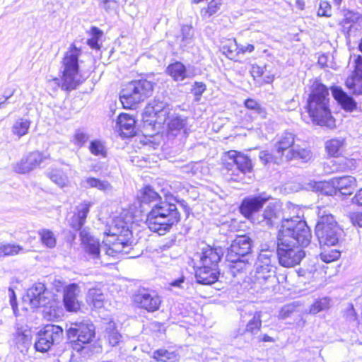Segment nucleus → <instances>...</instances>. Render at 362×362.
Returning <instances> with one entry per match:
<instances>
[{
  "label": "nucleus",
  "mask_w": 362,
  "mask_h": 362,
  "mask_svg": "<svg viewBox=\"0 0 362 362\" xmlns=\"http://www.w3.org/2000/svg\"><path fill=\"white\" fill-rule=\"evenodd\" d=\"M68 339L72 344L73 349L80 351L89 344L95 337V326L89 322L75 324L67 330Z\"/></svg>",
  "instance_id": "nucleus-10"
},
{
  "label": "nucleus",
  "mask_w": 362,
  "mask_h": 362,
  "mask_svg": "<svg viewBox=\"0 0 362 362\" xmlns=\"http://www.w3.org/2000/svg\"><path fill=\"white\" fill-rule=\"evenodd\" d=\"M80 293V287L76 283L69 284L64 287L63 302L67 311L76 312L80 309L81 304L78 299Z\"/></svg>",
  "instance_id": "nucleus-18"
},
{
  "label": "nucleus",
  "mask_w": 362,
  "mask_h": 362,
  "mask_svg": "<svg viewBox=\"0 0 362 362\" xmlns=\"http://www.w3.org/2000/svg\"><path fill=\"white\" fill-rule=\"evenodd\" d=\"M117 124L124 137L134 135L136 120L132 116L126 113L120 114L117 117Z\"/></svg>",
  "instance_id": "nucleus-26"
},
{
  "label": "nucleus",
  "mask_w": 362,
  "mask_h": 362,
  "mask_svg": "<svg viewBox=\"0 0 362 362\" xmlns=\"http://www.w3.org/2000/svg\"><path fill=\"white\" fill-rule=\"evenodd\" d=\"M252 240L246 235L237 236L227 249L226 260L229 262L228 273L235 277L250 266L248 255L251 252Z\"/></svg>",
  "instance_id": "nucleus-5"
},
{
  "label": "nucleus",
  "mask_w": 362,
  "mask_h": 362,
  "mask_svg": "<svg viewBox=\"0 0 362 362\" xmlns=\"http://www.w3.org/2000/svg\"><path fill=\"white\" fill-rule=\"evenodd\" d=\"M293 144L294 134L288 132H284L274 145L276 154H278L279 156L285 158L288 151H291V148H294L293 146Z\"/></svg>",
  "instance_id": "nucleus-28"
},
{
  "label": "nucleus",
  "mask_w": 362,
  "mask_h": 362,
  "mask_svg": "<svg viewBox=\"0 0 362 362\" xmlns=\"http://www.w3.org/2000/svg\"><path fill=\"white\" fill-rule=\"evenodd\" d=\"M185 277L181 276L175 280L172 281L170 283V285L173 287H177L180 288H184V284H185Z\"/></svg>",
  "instance_id": "nucleus-61"
},
{
  "label": "nucleus",
  "mask_w": 362,
  "mask_h": 362,
  "mask_svg": "<svg viewBox=\"0 0 362 362\" xmlns=\"http://www.w3.org/2000/svg\"><path fill=\"white\" fill-rule=\"evenodd\" d=\"M344 21L346 23H351L358 20L360 17V15L358 13H354L349 11L346 12V13L344 14Z\"/></svg>",
  "instance_id": "nucleus-59"
},
{
  "label": "nucleus",
  "mask_w": 362,
  "mask_h": 362,
  "mask_svg": "<svg viewBox=\"0 0 362 362\" xmlns=\"http://www.w3.org/2000/svg\"><path fill=\"white\" fill-rule=\"evenodd\" d=\"M47 158V156L39 151L30 152L17 163L13 169L18 173H28L39 166Z\"/></svg>",
  "instance_id": "nucleus-16"
},
{
  "label": "nucleus",
  "mask_w": 362,
  "mask_h": 362,
  "mask_svg": "<svg viewBox=\"0 0 362 362\" xmlns=\"http://www.w3.org/2000/svg\"><path fill=\"white\" fill-rule=\"evenodd\" d=\"M318 220L315 234L320 246H334L342 236L343 230L334 217L324 206L318 207Z\"/></svg>",
  "instance_id": "nucleus-6"
},
{
  "label": "nucleus",
  "mask_w": 362,
  "mask_h": 362,
  "mask_svg": "<svg viewBox=\"0 0 362 362\" xmlns=\"http://www.w3.org/2000/svg\"><path fill=\"white\" fill-rule=\"evenodd\" d=\"M50 180L60 187H64L69 184L67 175L61 170L54 169L49 173Z\"/></svg>",
  "instance_id": "nucleus-38"
},
{
  "label": "nucleus",
  "mask_w": 362,
  "mask_h": 362,
  "mask_svg": "<svg viewBox=\"0 0 362 362\" xmlns=\"http://www.w3.org/2000/svg\"><path fill=\"white\" fill-rule=\"evenodd\" d=\"M346 86L352 94L355 95H362V78L348 77L346 81Z\"/></svg>",
  "instance_id": "nucleus-39"
},
{
  "label": "nucleus",
  "mask_w": 362,
  "mask_h": 362,
  "mask_svg": "<svg viewBox=\"0 0 362 362\" xmlns=\"http://www.w3.org/2000/svg\"><path fill=\"white\" fill-rule=\"evenodd\" d=\"M64 338L63 329L58 325H47L37 334L35 343L36 351L47 352L54 344H59Z\"/></svg>",
  "instance_id": "nucleus-9"
},
{
  "label": "nucleus",
  "mask_w": 362,
  "mask_h": 362,
  "mask_svg": "<svg viewBox=\"0 0 362 362\" xmlns=\"http://www.w3.org/2000/svg\"><path fill=\"white\" fill-rule=\"evenodd\" d=\"M173 353L165 349H158L153 352V358L157 361L168 362L171 358Z\"/></svg>",
  "instance_id": "nucleus-52"
},
{
  "label": "nucleus",
  "mask_w": 362,
  "mask_h": 362,
  "mask_svg": "<svg viewBox=\"0 0 362 362\" xmlns=\"http://www.w3.org/2000/svg\"><path fill=\"white\" fill-rule=\"evenodd\" d=\"M105 337L107 338L111 346H115L119 344L122 337L117 331L114 322L110 321L107 323L105 327Z\"/></svg>",
  "instance_id": "nucleus-32"
},
{
  "label": "nucleus",
  "mask_w": 362,
  "mask_h": 362,
  "mask_svg": "<svg viewBox=\"0 0 362 362\" xmlns=\"http://www.w3.org/2000/svg\"><path fill=\"white\" fill-rule=\"evenodd\" d=\"M168 127V134L173 136H177L181 132L187 134V117L177 113H171L167 117L165 122Z\"/></svg>",
  "instance_id": "nucleus-21"
},
{
  "label": "nucleus",
  "mask_w": 362,
  "mask_h": 362,
  "mask_svg": "<svg viewBox=\"0 0 362 362\" xmlns=\"http://www.w3.org/2000/svg\"><path fill=\"white\" fill-rule=\"evenodd\" d=\"M344 146V139H332L327 141L325 144V148L328 153L334 157L341 154Z\"/></svg>",
  "instance_id": "nucleus-33"
},
{
  "label": "nucleus",
  "mask_w": 362,
  "mask_h": 362,
  "mask_svg": "<svg viewBox=\"0 0 362 362\" xmlns=\"http://www.w3.org/2000/svg\"><path fill=\"white\" fill-rule=\"evenodd\" d=\"M245 107L251 110H253L255 114L261 118H265L267 112L264 108L262 107L260 105L253 99H247L245 101Z\"/></svg>",
  "instance_id": "nucleus-43"
},
{
  "label": "nucleus",
  "mask_w": 362,
  "mask_h": 362,
  "mask_svg": "<svg viewBox=\"0 0 362 362\" xmlns=\"http://www.w3.org/2000/svg\"><path fill=\"white\" fill-rule=\"evenodd\" d=\"M206 90V85L202 82H195L193 85V88L192 91L194 95L196 96L197 100H199V98L202 96L203 93Z\"/></svg>",
  "instance_id": "nucleus-55"
},
{
  "label": "nucleus",
  "mask_w": 362,
  "mask_h": 362,
  "mask_svg": "<svg viewBox=\"0 0 362 362\" xmlns=\"http://www.w3.org/2000/svg\"><path fill=\"white\" fill-rule=\"evenodd\" d=\"M30 126V121L25 118L18 119L12 127V132L13 134L21 138L28 132Z\"/></svg>",
  "instance_id": "nucleus-35"
},
{
  "label": "nucleus",
  "mask_w": 362,
  "mask_h": 362,
  "mask_svg": "<svg viewBox=\"0 0 362 362\" xmlns=\"http://www.w3.org/2000/svg\"><path fill=\"white\" fill-rule=\"evenodd\" d=\"M351 220L354 225H357L359 227H362V212L355 214L351 218Z\"/></svg>",
  "instance_id": "nucleus-64"
},
{
  "label": "nucleus",
  "mask_w": 362,
  "mask_h": 362,
  "mask_svg": "<svg viewBox=\"0 0 362 362\" xmlns=\"http://www.w3.org/2000/svg\"><path fill=\"white\" fill-rule=\"evenodd\" d=\"M329 95L328 88L315 81L307 100L306 108L313 123L333 128L335 127V120L329 109Z\"/></svg>",
  "instance_id": "nucleus-4"
},
{
  "label": "nucleus",
  "mask_w": 362,
  "mask_h": 362,
  "mask_svg": "<svg viewBox=\"0 0 362 362\" xmlns=\"http://www.w3.org/2000/svg\"><path fill=\"white\" fill-rule=\"evenodd\" d=\"M88 138L89 136L86 133L81 129H78L74 134V142L75 144L81 146L88 141Z\"/></svg>",
  "instance_id": "nucleus-50"
},
{
  "label": "nucleus",
  "mask_w": 362,
  "mask_h": 362,
  "mask_svg": "<svg viewBox=\"0 0 362 362\" xmlns=\"http://www.w3.org/2000/svg\"><path fill=\"white\" fill-rule=\"evenodd\" d=\"M282 213L280 209L275 204H269L264 209L262 214L257 216L255 223L262 224L264 226L272 227L283 221ZM286 218H284L285 220Z\"/></svg>",
  "instance_id": "nucleus-19"
},
{
  "label": "nucleus",
  "mask_w": 362,
  "mask_h": 362,
  "mask_svg": "<svg viewBox=\"0 0 362 362\" xmlns=\"http://www.w3.org/2000/svg\"><path fill=\"white\" fill-rule=\"evenodd\" d=\"M330 300L328 298H322L315 301L310 306L309 313L315 315L329 308Z\"/></svg>",
  "instance_id": "nucleus-41"
},
{
  "label": "nucleus",
  "mask_w": 362,
  "mask_h": 362,
  "mask_svg": "<svg viewBox=\"0 0 362 362\" xmlns=\"http://www.w3.org/2000/svg\"><path fill=\"white\" fill-rule=\"evenodd\" d=\"M92 202L88 201H83L76 207L77 218H82L84 221L86 220L87 215L90 211V208L92 206Z\"/></svg>",
  "instance_id": "nucleus-45"
},
{
  "label": "nucleus",
  "mask_w": 362,
  "mask_h": 362,
  "mask_svg": "<svg viewBox=\"0 0 362 362\" xmlns=\"http://www.w3.org/2000/svg\"><path fill=\"white\" fill-rule=\"evenodd\" d=\"M278 256L276 252L272 250H261L255 262V269L276 270Z\"/></svg>",
  "instance_id": "nucleus-23"
},
{
  "label": "nucleus",
  "mask_w": 362,
  "mask_h": 362,
  "mask_svg": "<svg viewBox=\"0 0 362 362\" xmlns=\"http://www.w3.org/2000/svg\"><path fill=\"white\" fill-rule=\"evenodd\" d=\"M262 325L259 313H255L253 317L247 322L245 332L252 336L258 333Z\"/></svg>",
  "instance_id": "nucleus-40"
},
{
  "label": "nucleus",
  "mask_w": 362,
  "mask_h": 362,
  "mask_svg": "<svg viewBox=\"0 0 362 362\" xmlns=\"http://www.w3.org/2000/svg\"><path fill=\"white\" fill-rule=\"evenodd\" d=\"M253 283L262 289H274L279 283L274 269H255Z\"/></svg>",
  "instance_id": "nucleus-17"
},
{
  "label": "nucleus",
  "mask_w": 362,
  "mask_h": 362,
  "mask_svg": "<svg viewBox=\"0 0 362 362\" xmlns=\"http://www.w3.org/2000/svg\"><path fill=\"white\" fill-rule=\"evenodd\" d=\"M293 158L300 159L303 161H308L310 158V151L306 148H292L291 151H288L285 156V162Z\"/></svg>",
  "instance_id": "nucleus-34"
},
{
  "label": "nucleus",
  "mask_w": 362,
  "mask_h": 362,
  "mask_svg": "<svg viewBox=\"0 0 362 362\" xmlns=\"http://www.w3.org/2000/svg\"><path fill=\"white\" fill-rule=\"evenodd\" d=\"M166 72L175 81H182L185 78H190L191 74L187 70L186 66L180 62L170 64L168 66Z\"/></svg>",
  "instance_id": "nucleus-29"
},
{
  "label": "nucleus",
  "mask_w": 362,
  "mask_h": 362,
  "mask_svg": "<svg viewBox=\"0 0 362 362\" xmlns=\"http://www.w3.org/2000/svg\"><path fill=\"white\" fill-rule=\"evenodd\" d=\"M153 83L147 80H136L127 83L119 93V100L126 109L134 108L151 95Z\"/></svg>",
  "instance_id": "nucleus-7"
},
{
  "label": "nucleus",
  "mask_w": 362,
  "mask_h": 362,
  "mask_svg": "<svg viewBox=\"0 0 362 362\" xmlns=\"http://www.w3.org/2000/svg\"><path fill=\"white\" fill-rule=\"evenodd\" d=\"M182 41L185 43H189L192 39L194 35V30L192 26L184 25L181 29Z\"/></svg>",
  "instance_id": "nucleus-49"
},
{
  "label": "nucleus",
  "mask_w": 362,
  "mask_h": 362,
  "mask_svg": "<svg viewBox=\"0 0 362 362\" xmlns=\"http://www.w3.org/2000/svg\"><path fill=\"white\" fill-rule=\"evenodd\" d=\"M170 114V105L163 100L154 99L144 109L143 119L150 124L165 123L167 117Z\"/></svg>",
  "instance_id": "nucleus-11"
},
{
  "label": "nucleus",
  "mask_w": 362,
  "mask_h": 362,
  "mask_svg": "<svg viewBox=\"0 0 362 362\" xmlns=\"http://www.w3.org/2000/svg\"><path fill=\"white\" fill-rule=\"evenodd\" d=\"M81 186L85 188H96L103 192L111 191L112 187L107 180H102L93 177H87L81 180Z\"/></svg>",
  "instance_id": "nucleus-30"
},
{
  "label": "nucleus",
  "mask_w": 362,
  "mask_h": 362,
  "mask_svg": "<svg viewBox=\"0 0 362 362\" xmlns=\"http://www.w3.org/2000/svg\"><path fill=\"white\" fill-rule=\"evenodd\" d=\"M333 185L336 186L337 194L350 195L356 187V180L352 176L334 177Z\"/></svg>",
  "instance_id": "nucleus-24"
},
{
  "label": "nucleus",
  "mask_w": 362,
  "mask_h": 362,
  "mask_svg": "<svg viewBox=\"0 0 362 362\" xmlns=\"http://www.w3.org/2000/svg\"><path fill=\"white\" fill-rule=\"evenodd\" d=\"M105 296L100 288H91L87 294V300L95 308H100L103 306Z\"/></svg>",
  "instance_id": "nucleus-31"
},
{
  "label": "nucleus",
  "mask_w": 362,
  "mask_h": 362,
  "mask_svg": "<svg viewBox=\"0 0 362 362\" xmlns=\"http://www.w3.org/2000/svg\"><path fill=\"white\" fill-rule=\"evenodd\" d=\"M264 66H260L257 64H252L250 69V73L254 78L260 77L264 72Z\"/></svg>",
  "instance_id": "nucleus-57"
},
{
  "label": "nucleus",
  "mask_w": 362,
  "mask_h": 362,
  "mask_svg": "<svg viewBox=\"0 0 362 362\" xmlns=\"http://www.w3.org/2000/svg\"><path fill=\"white\" fill-rule=\"evenodd\" d=\"M311 238L310 228L300 216L284 220L277 235L279 264L288 268L299 264L305 256L303 247L310 244Z\"/></svg>",
  "instance_id": "nucleus-1"
},
{
  "label": "nucleus",
  "mask_w": 362,
  "mask_h": 362,
  "mask_svg": "<svg viewBox=\"0 0 362 362\" xmlns=\"http://www.w3.org/2000/svg\"><path fill=\"white\" fill-rule=\"evenodd\" d=\"M39 235L44 245L49 248L55 247L56 238L51 230L43 229L39 232Z\"/></svg>",
  "instance_id": "nucleus-42"
},
{
  "label": "nucleus",
  "mask_w": 362,
  "mask_h": 362,
  "mask_svg": "<svg viewBox=\"0 0 362 362\" xmlns=\"http://www.w3.org/2000/svg\"><path fill=\"white\" fill-rule=\"evenodd\" d=\"M259 158L261 160V162L265 165L272 163L279 165L282 163L283 162H285V158L279 156V155L276 154V151L275 149L274 150V153H271L268 151H260L259 153Z\"/></svg>",
  "instance_id": "nucleus-36"
},
{
  "label": "nucleus",
  "mask_w": 362,
  "mask_h": 362,
  "mask_svg": "<svg viewBox=\"0 0 362 362\" xmlns=\"http://www.w3.org/2000/svg\"><path fill=\"white\" fill-rule=\"evenodd\" d=\"M30 337L20 329H18L14 334V341L17 346H23L25 347L30 343Z\"/></svg>",
  "instance_id": "nucleus-47"
},
{
  "label": "nucleus",
  "mask_w": 362,
  "mask_h": 362,
  "mask_svg": "<svg viewBox=\"0 0 362 362\" xmlns=\"http://www.w3.org/2000/svg\"><path fill=\"white\" fill-rule=\"evenodd\" d=\"M223 49L227 57L230 59L234 58L237 54L240 53L239 45L235 40L230 41L228 45H224Z\"/></svg>",
  "instance_id": "nucleus-46"
},
{
  "label": "nucleus",
  "mask_w": 362,
  "mask_h": 362,
  "mask_svg": "<svg viewBox=\"0 0 362 362\" xmlns=\"http://www.w3.org/2000/svg\"><path fill=\"white\" fill-rule=\"evenodd\" d=\"M134 303L148 312H154L159 309L161 300L160 296L153 291L140 289L133 296Z\"/></svg>",
  "instance_id": "nucleus-15"
},
{
  "label": "nucleus",
  "mask_w": 362,
  "mask_h": 362,
  "mask_svg": "<svg viewBox=\"0 0 362 362\" xmlns=\"http://www.w3.org/2000/svg\"><path fill=\"white\" fill-rule=\"evenodd\" d=\"M139 199L141 204H153L146 222L151 231L164 235L180 221V214L173 202L175 200L173 195H166L165 200H162L151 186H146L141 191Z\"/></svg>",
  "instance_id": "nucleus-3"
},
{
  "label": "nucleus",
  "mask_w": 362,
  "mask_h": 362,
  "mask_svg": "<svg viewBox=\"0 0 362 362\" xmlns=\"http://www.w3.org/2000/svg\"><path fill=\"white\" fill-rule=\"evenodd\" d=\"M101 6L107 12H114L116 11V8L117 7V3L115 0H102Z\"/></svg>",
  "instance_id": "nucleus-56"
},
{
  "label": "nucleus",
  "mask_w": 362,
  "mask_h": 362,
  "mask_svg": "<svg viewBox=\"0 0 362 362\" xmlns=\"http://www.w3.org/2000/svg\"><path fill=\"white\" fill-rule=\"evenodd\" d=\"M90 152L95 156H105V148L103 145L98 141H93L90 144Z\"/></svg>",
  "instance_id": "nucleus-51"
},
{
  "label": "nucleus",
  "mask_w": 362,
  "mask_h": 362,
  "mask_svg": "<svg viewBox=\"0 0 362 362\" xmlns=\"http://www.w3.org/2000/svg\"><path fill=\"white\" fill-rule=\"evenodd\" d=\"M225 168L228 171H232V175L238 170L243 174L250 173L252 170L251 159L240 152L230 151L223 159Z\"/></svg>",
  "instance_id": "nucleus-12"
},
{
  "label": "nucleus",
  "mask_w": 362,
  "mask_h": 362,
  "mask_svg": "<svg viewBox=\"0 0 362 362\" xmlns=\"http://www.w3.org/2000/svg\"><path fill=\"white\" fill-rule=\"evenodd\" d=\"M175 200H173V202L176 204H178L179 206L185 211V212L187 214V216H188L190 213V208L189 207L187 203L184 200H179L176 197H174ZM177 206V205H175Z\"/></svg>",
  "instance_id": "nucleus-60"
},
{
  "label": "nucleus",
  "mask_w": 362,
  "mask_h": 362,
  "mask_svg": "<svg viewBox=\"0 0 362 362\" xmlns=\"http://www.w3.org/2000/svg\"><path fill=\"white\" fill-rule=\"evenodd\" d=\"M307 189L313 192L327 196L337 194V189L335 185H333V178L330 181H310L307 184Z\"/></svg>",
  "instance_id": "nucleus-27"
},
{
  "label": "nucleus",
  "mask_w": 362,
  "mask_h": 362,
  "mask_svg": "<svg viewBox=\"0 0 362 362\" xmlns=\"http://www.w3.org/2000/svg\"><path fill=\"white\" fill-rule=\"evenodd\" d=\"M354 204L362 206V188L360 189L352 199Z\"/></svg>",
  "instance_id": "nucleus-63"
},
{
  "label": "nucleus",
  "mask_w": 362,
  "mask_h": 362,
  "mask_svg": "<svg viewBox=\"0 0 362 362\" xmlns=\"http://www.w3.org/2000/svg\"><path fill=\"white\" fill-rule=\"evenodd\" d=\"M219 5L220 4L216 1L212 0L208 5L206 13H208L209 16L216 13L219 9Z\"/></svg>",
  "instance_id": "nucleus-58"
},
{
  "label": "nucleus",
  "mask_w": 362,
  "mask_h": 362,
  "mask_svg": "<svg viewBox=\"0 0 362 362\" xmlns=\"http://www.w3.org/2000/svg\"><path fill=\"white\" fill-rule=\"evenodd\" d=\"M92 37L87 40V44L93 49L98 50L100 45L98 43L99 39L103 35V32L96 27H92L90 30Z\"/></svg>",
  "instance_id": "nucleus-44"
},
{
  "label": "nucleus",
  "mask_w": 362,
  "mask_h": 362,
  "mask_svg": "<svg viewBox=\"0 0 362 362\" xmlns=\"http://www.w3.org/2000/svg\"><path fill=\"white\" fill-rule=\"evenodd\" d=\"M334 98L346 111L351 112L356 108L357 104L352 97L347 95L341 88L334 86L332 88Z\"/></svg>",
  "instance_id": "nucleus-25"
},
{
  "label": "nucleus",
  "mask_w": 362,
  "mask_h": 362,
  "mask_svg": "<svg viewBox=\"0 0 362 362\" xmlns=\"http://www.w3.org/2000/svg\"><path fill=\"white\" fill-rule=\"evenodd\" d=\"M223 255V250L221 247H214L209 245L202 248L199 255L200 264L218 268V264Z\"/></svg>",
  "instance_id": "nucleus-20"
},
{
  "label": "nucleus",
  "mask_w": 362,
  "mask_h": 362,
  "mask_svg": "<svg viewBox=\"0 0 362 362\" xmlns=\"http://www.w3.org/2000/svg\"><path fill=\"white\" fill-rule=\"evenodd\" d=\"M268 199L269 197L264 194L246 197L239 206L240 212L245 218L255 223L257 216L256 214L263 207Z\"/></svg>",
  "instance_id": "nucleus-13"
},
{
  "label": "nucleus",
  "mask_w": 362,
  "mask_h": 362,
  "mask_svg": "<svg viewBox=\"0 0 362 362\" xmlns=\"http://www.w3.org/2000/svg\"><path fill=\"white\" fill-rule=\"evenodd\" d=\"M74 214L70 225L75 230H80V238L85 252L93 259H98L100 250H104L109 256H114L118 253H129L132 249L133 240L132 232L123 223L120 226L116 225L112 228L110 233H105L106 237L103 240V245L98 240L91 236L85 229L81 230L85 222L82 218H77Z\"/></svg>",
  "instance_id": "nucleus-2"
},
{
  "label": "nucleus",
  "mask_w": 362,
  "mask_h": 362,
  "mask_svg": "<svg viewBox=\"0 0 362 362\" xmlns=\"http://www.w3.org/2000/svg\"><path fill=\"white\" fill-rule=\"evenodd\" d=\"M340 257V252L337 250H332L331 251H324L320 254L321 259L326 262L329 263L337 260Z\"/></svg>",
  "instance_id": "nucleus-48"
},
{
  "label": "nucleus",
  "mask_w": 362,
  "mask_h": 362,
  "mask_svg": "<svg viewBox=\"0 0 362 362\" xmlns=\"http://www.w3.org/2000/svg\"><path fill=\"white\" fill-rule=\"evenodd\" d=\"M354 71L351 76L349 77H357L358 78H362V57L358 55L355 61Z\"/></svg>",
  "instance_id": "nucleus-54"
},
{
  "label": "nucleus",
  "mask_w": 362,
  "mask_h": 362,
  "mask_svg": "<svg viewBox=\"0 0 362 362\" xmlns=\"http://www.w3.org/2000/svg\"><path fill=\"white\" fill-rule=\"evenodd\" d=\"M24 253V249L17 244L0 243V257L13 256L20 253Z\"/></svg>",
  "instance_id": "nucleus-37"
},
{
  "label": "nucleus",
  "mask_w": 362,
  "mask_h": 362,
  "mask_svg": "<svg viewBox=\"0 0 362 362\" xmlns=\"http://www.w3.org/2000/svg\"><path fill=\"white\" fill-rule=\"evenodd\" d=\"M81 49L71 45L63 59V75L62 78V89L70 91L76 89L81 83L78 74V57Z\"/></svg>",
  "instance_id": "nucleus-8"
},
{
  "label": "nucleus",
  "mask_w": 362,
  "mask_h": 362,
  "mask_svg": "<svg viewBox=\"0 0 362 362\" xmlns=\"http://www.w3.org/2000/svg\"><path fill=\"white\" fill-rule=\"evenodd\" d=\"M319 16H331V6L329 2L326 1H322L320 3V7L317 11Z\"/></svg>",
  "instance_id": "nucleus-53"
},
{
  "label": "nucleus",
  "mask_w": 362,
  "mask_h": 362,
  "mask_svg": "<svg viewBox=\"0 0 362 362\" xmlns=\"http://www.w3.org/2000/svg\"><path fill=\"white\" fill-rule=\"evenodd\" d=\"M51 293L42 283H35L27 291L23 297L25 302H28L32 308L47 306L50 301Z\"/></svg>",
  "instance_id": "nucleus-14"
},
{
  "label": "nucleus",
  "mask_w": 362,
  "mask_h": 362,
  "mask_svg": "<svg viewBox=\"0 0 362 362\" xmlns=\"http://www.w3.org/2000/svg\"><path fill=\"white\" fill-rule=\"evenodd\" d=\"M255 49V47L253 45H251V44H247V45L244 46V45H239V50H240V52L244 54V53H246V52H253Z\"/></svg>",
  "instance_id": "nucleus-62"
},
{
  "label": "nucleus",
  "mask_w": 362,
  "mask_h": 362,
  "mask_svg": "<svg viewBox=\"0 0 362 362\" xmlns=\"http://www.w3.org/2000/svg\"><path fill=\"white\" fill-rule=\"evenodd\" d=\"M219 272L217 267L202 265L196 270L195 277L198 284L211 285L218 281Z\"/></svg>",
  "instance_id": "nucleus-22"
}]
</instances>
